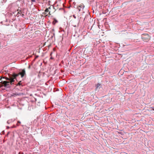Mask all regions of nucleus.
I'll return each mask as SVG.
<instances>
[{"label":"nucleus","instance_id":"1","mask_svg":"<svg viewBox=\"0 0 154 154\" xmlns=\"http://www.w3.org/2000/svg\"><path fill=\"white\" fill-rule=\"evenodd\" d=\"M19 73L18 74H16L14 76V78H6V79L7 80H8V81H4L3 82V84H4V86L5 87H8L9 86H8L9 85V83H10L11 84V85H12L13 84L12 83L14 81V79H15V77L19 75Z\"/></svg>","mask_w":154,"mask_h":154},{"label":"nucleus","instance_id":"2","mask_svg":"<svg viewBox=\"0 0 154 154\" xmlns=\"http://www.w3.org/2000/svg\"><path fill=\"white\" fill-rule=\"evenodd\" d=\"M85 7V6L83 4H82L77 7V9L79 11H80L81 9H83Z\"/></svg>","mask_w":154,"mask_h":154},{"label":"nucleus","instance_id":"3","mask_svg":"<svg viewBox=\"0 0 154 154\" xmlns=\"http://www.w3.org/2000/svg\"><path fill=\"white\" fill-rule=\"evenodd\" d=\"M26 74L25 70L24 69L22 70L21 72L19 73V74L21 75V77H23Z\"/></svg>","mask_w":154,"mask_h":154},{"label":"nucleus","instance_id":"4","mask_svg":"<svg viewBox=\"0 0 154 154\" xmlns=\"http://www.w3.org/2000/svg\"><path fill=\"white\" fill-rule=\"evenodd\" d=\"M51 8H53V7L50 6L48 8H46L45 10V11L46 12V13H48L49 14H50L51 11L49 10V9H51Z\"/></svg>","mask_w":154,"mask_h":154},{"label":"nucleus","instance_id":"5","mask_svg":"<svg viewBox=\"0 0 154 154\" xmlns=\"http://www.w3.org/2000/svg\"><path fill=\"white\" fill-rule=\"evenodd\" d=\"M21 94H21V93H18V94L14 93L12 95V96H13L15 97L16 96L20 95Z\"/></svg>","mask_w":154,"mask_h":154},{"label":"nucleus","instance_id":"6","mask_svg":"<svg viewBox=\"0 0 154 154\" xmlns=\"http://www.w3.org/2000/svg\"><path fill=\"white\" fill-rule=\"evenodd\" d=\"M31 1L32 2H35V0H31Z\"/></svg>","mask_w":154,"mask_h":154},{"label":"nucleus","instance_id":"7","mask_svg":"<svg viewBox=\"0 0 154 154\" xmlns=\"http://www.w3.org/2000/svg\"><path fill=\"white\" fill-rule=\"evenodd\" d=\"M20 82L18 83V85H20Z\"/></svg>","mask_w":154,"mask_h":154},{"label":"nucleus","instance_id":"8","mask_svg":"<svg viewBox=\"0 0 154 154\" xmlns=\"http://www.w3.org/2000/svg\"><path fill=\"white\" fill-rule=\"evenodd\" d=\"M30 66H29V67H28V68H30Z\"/></svg>","mask_w":154,"mask_h":154},{"label":"nucleus","instance_id":"9","mask_svg":"<svg viewBox=\"0 0 154 154\" xmlns=\"http://www.w3.org/2000/svg\"><path fill=\"white\" fill-rule=\"evenodd\" d=\"M50 58H51V59H53V58H52V57H51Z\"/></svg>","mask_w":154,"mask_h":154},{"label":"nucleus","instance_id":"10","mask_svg":"<svg viewBox=\"0 0 154 154\" xmlns=\"http://www.w3.org/2000/svg\"><path fill=\"white\" fill-rule=\"evenodd\" d=\"M55 21H56V22H57V20H56Z\"/></svg>","mask_w":154,"mask_h":154},{"label":"nucleus","instance_id":"11","mask_svg":"<svg viewBox=\"0 0 154 154\" xmlns=\"http://www.w3.org/2000/svg\"><path fill=\"white\" fill-rule=\"evenodd\" d=\"M18 122L20 123V122Z\"/></svg>","mask_w":154,"mask_h":154},{"label":"nucleus","instance_id":"12","mask_svg":"<svg viewBox=\"0 0 154 154\" xmlns=\"http://www.w3.org/2000/svg\"><path fill=\"white\" fill-rule=\"evenodd\" d=\"M73 17H75H75H74V16H73Z\"/></svg>","mask_w":154,"mask_h":154},{"label":"nucleus","instance_id":"13","mask_svg":"<svg viewBox=\"0 0 154 154\" xmlns=\"http://www.w3.org/2000/svg\"><path fill=\"white\" fill-rule=\"evenodd\" d=\"M73 17H75H75H74V16H73Z\"/></svg>","mask_w":154,"mask_h":154},{"label":"nucleus","instance_id":"14","mask_svg":"<svg viewBox=\"0 0 154 154\" xmlns=\"http://www.w3.org/2000/svg\"><path fill=\"white\" fill-rule=\"evenodd\" d=\"M73 17H75H75H74V16H73Z\"/></svg>","mask_w":154,"mask_h":154},{"label":"nucleus","instance_id":"15","mask_svg":"<svg viewBox=\"0 0 154 154\" xmlns=\"http://www.w3.org/2000/svg\"><path fill=\"white\" fill-rule=\"evenodd\" d=\"M51 9H49V10H50V11H51Z\"/></svg>","mask_w":154,"mask_h":154}]
</instances>
